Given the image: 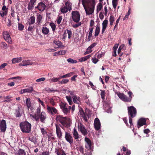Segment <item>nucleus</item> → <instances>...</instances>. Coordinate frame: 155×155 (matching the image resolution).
I'll use <instances>...</instances> for the list:
<instances>
[{"label":"nucleus","mask_w":155,"mask_h":155,"mask_svg":"<svg viewBox=\"0 0 155 155\" xmlns=\"http://www.w3.org/2000/svg\"><path fill=\"white\" fill-rule=\"evenodd\" d=\"M19 127L21 131L25 134H28L31 130V124L28 121H25L20 123Z\"/></svg>","instance_id":"nucleus-1"},{"label":"nucleus","mask_w":155,"mask_h":155,"mask_svg":"<svg viewBox=\"0 0 155 155\" xmlns=\"http://www.w3.org/2000/svg\"><path fill=\"white\" fill-rule=\"evenodd\" d=\"M55 120L58 122L61 123L62 126H66L67 125L68 121L69 120V119L68 117H63L61 115H59L57 116Z\"/></svg>","instance_id":"nucleus-2"},{"label":"nucleus","mask_w":155,"mask_h":155,"mask_svg":"<svg viewBox=\"0 0 155 155\" xmlns=\"http://www.w3.org/2000/svg\"><path fill=\"white\" fill-rule=\"evenodd\" d=\"M127 110L129 117H134L137 114V111L136 108L133 106H128Z\"/></svg>","instance_id":"nucleus-3"},{"label":"nucleus","mask_w":155,"mask_h":155,"mask_svg":"<svg viewBox=\"0 0 155 155\" xmlns=\"http://www.w3.org/2000/svg\"><path fill=\"white\" fill-rule=\"evenodd\" d=\"M47 112L48 114L54 115V114H58V111L56 108L53 106H51L48 105V104L46 105Z\"/></svg>","instance_id":"nucleus-4"},{"label":"nucleus","mask_w":155,"mask_h":155,"mask_svg":"<svg viewBox=\"0 0 155 155\" xmlns=\"http://www.w3.org/2000/svg\"><path fill=\"white\" fill-rule=\"evenodd\" d=\"M91 7H88L87 8V7H85L84 9L85 10L86 13L87 15H90L93 13L95 5V2H92L91 4Z\"/></svg>","instance_id":"nucleus-5"},{"label":"nucleus","mask_w":155,"mask_h":155,"mask_svg":"<svg viewBox=\"0 0 155 155\" xmlns=\"http://www.w3.org/2000/svg\"><path fill=\"white\" fill-rule=\"evenodd\" d=\"M72 18L74 21L78 22L80 19V15L79 12L75 11L72 12Z\"/></svg>","instance_id":"nucleus-6"},{"label":"nucleus","mask_w":155,"mask_h":155,"mask_svg":"<svg viewBox=\"0 0 155 155\" xmlns=\"http://www.w3.org/2000/svg\"><path fill=\"white\" fill-rule=\"evenodd\" d=\"M117 95L118 97L122 100V101L125 102H130V98H129L128 97L125 95V94L122 93H118Z\"/></svg>","instance_id":"nucleus-7"},{"label":"nucleus","mask_w":155,"mask_h":155,"mask_svg":"<svg viewBox=\"0 0 155 155\" xmlns=\"http://www.w3.org/2000/svg\"><path fill=\"white\" fill-rule=\"evenodd\" d=\"M79 110L81 116L83 117L84 120L86 122H87L88 120L87 117H88L89 118V115L88 114H85L83 109L82 107H79Z\"/></svg>","instance_id":"nucleus-8"},{"label":"nucleus","mask_w":155,"mask_h":155,"mask_svg":"<svg viewBox=\"0 0 155 155\" xmlns=\"http://www.w3.org/2000/svg\"><path fill=\"white\" fill-rule=\"evenodd\" d=\"M41 108L40 107H38L37 108L36 112L34 114H31L30 116L35 119V120L36 121H38V119L39 118V116L41 114Z\"/></svg>","instance_id":"nucleus-9"},{"label":"nucleus","mask_w":155,"mask_h":155,"mask_svg":"<svg viewBox=\"0 0 155 155\" xmlns=\"http://www.w3.org/2000/svg\"><path fill=\"white\" fill-rule=\"evenodd\" d=\"M65 137L66 140L69 143L71 144L73 143L74 141V139L72 135L70 133L65 132Z\"/></svg>","instance_id":"nucleus-10"},{"label":"nucleus","mask_w":155,"mask_h":155,"mask_svg":"<svg viewBox=\"0 0 155 155\" xmlns=\"http://www.w3.org/2000/svg\"><path fill=\"white\" fill-rule=\"evenodd\" d=\"M3 36L4 39L9 43L12 41L11 38L8 32L4 31L3 32Z\"/></svg>","instance_id":"nucleus-11"},{"label":"nucleus","mask_w":155,"mask_h":155,"mask_svg":"<svg viewBox=\"0 0 155 155\" xmlns=\"http://www.w3.org/2000/svg\"><path fill=\"white\" fill-rule=\"evenodd\" d=\"M94 126L96 130L98 131L101 127V123L98 118H96L94 121Z\"/></svg>","instance_id":"nucleus-12"},{"label":"nucleus","mask_w":155,"mask_h":155,"mask_svg":"<svg viewBox=\"0 0 155 155\" xmlns=\"http://www.w3.org/2000/svg\"><path fill=\"white\" fill-rule=\"evenodd\" d=\"M0 127L1 132H5L7 127L6 121L4 119H3L1 121Z\"/></svg>","instance_id":"nucleus-13"},{"label":"nucleus","mask_w":155,"mask_h":155,"mask_svg":"<svg viewBox=\"0 0 155 155\" xmlns=\"http://www.w3.org/2000/svg\"><path fill=\"white\" fill-rule=\"evenodd\" d=\"M46 5L43 2H40L38 4L37 6L35 7V9H38V10L43 12L45 9Z\"/></svg>","instance_id":"nucleus-14"},{"label":"nucleus","mask_w":155,"mask_h":155,"mask_svg":"<svg viewBox=\"0 0 155 155\" xmlns=\"http://www.w3.org/2000/svg\"><path fill=\"white\" fill-rule=\"evenodd\" d=\"M146 119L144 118H140L138 120L137 122L138 127L139 128L140 126L146 125Z\"/></svg>","instance_id":"nucleus-15"},{"label":"nucleus","mask_w":155,"mask_h":155,"mask_svg":"<svg viewBox=\"0 0 155 155\" xmlns=\"http://www.w3.org/2000/svg\"><path fill=\"white\" fill-rule=\"evenodd\" d=\"M72 98L74 103L78 104H81V99L79 96H77L74 94H72Z\"/></svg>","instance_id":"nucleus-16"},{"label":"nucleus","mask_w":155,"mask_h":155,"mask_svg":"<svg viewBox=\"0 0 155 155\" xmlns=\"http://www.w3.org/2000/svg\"><path fill=\"white\" fill-rule=\"evenodd\" d=\"M39 118L38 119L39 121V119L41 122L42 123H45V120L46 118V115L45 112H42L39 116Z\"/></svg>","instance_id":"nucleus-17"},{"label":"nucleus","mask_w":155,"mask_h":155,"mask_svg":"<svg viewBox=\"0 0 155 155\" xmlns=\"http://www.w3.org/2000/svg\"><path fill=\"white\" fill-rule=\"evenodd\" d=\"M56 129L57 137L60 139L62 135V132L60 127L58 124H56Z\"/></svg>","instance_id":"nucleus-18"},{"label":"nucleus","mask_w":155,"mask_h":155,"mask_svg":"<svg viewBox=\"0 0 155 155\" xmlns=\"http://www.w3.org/2000/svg\"><path fill=\"white\" fill-rule=\"evenodd\" d=\"M36 0H30L28 6V9L30 10L33 9L35 5V3L36 2Z\"/></svg>","instance_id":"nucleus-19"},{"label":"nucleus","mask_w":155,"mask_h":155,"mask_svg":"<svg viewBox=\"0 0 155 155\" xmlns=\"http://www.w3.org/2000/svg\"><path fill=\"white\" fill-rule=\"evenodd\" d=\"M85 140L87 143V144L85 145L86 148L87 149H91V141L87 137H85Z\"/></svg>","instance_id":"nucleus-20"},{"label":"nucleus","mask_w":155,"mask_h":155,"mask_svg":"<svg viewBox=\"0 0 155 155\" xmlns=\"http://www.w3.org/2000/svg\"><path fill=\"white\" fill-rule=\"evenodd\" d=\"M32 63L29 60H24L21 63H19L20 66H25L27 65H31Z\"/></svg>","instance_id":"nucleus-21"},{"label":"nucleus","mask_w":155,"mask_h":155,"mask_svg":"<svg viewBox=\"0 0 155 155\" xmlns=\"http://www.w3.org/2000/svg\"><path fill=\"white\" fill-rule=\"evenodd\" d=\"M53 43L56 45H58V47L56 48H64L65 46L63 45V44L62 43H61V41H59V40H54L53 41Z\"/></svg>","instance_id":"nucleus-22"},{"label":"nucleus","mask_w":155,"mask_h":155,"mask_svg":"<svg viewBox=\"0 0 155 155\" xmlns=\"http://www.w3.org/2000/svg\"><path fill=\"white\" fill-rule=\"evenodd\" d=\"M95 2L94 0H81V2L84 8H86L85 4H90L91 3L93 2Z\"/></svg>","instance_id":"nucleus-23"},{"label":"nucleus","mask_w":155,"mask_h":155,"mask_svg":"<svg viewBox=\"0 0 155 155\" xmlns=\"http://www.w3.org/2000/svg\"><path fill=\"white\" fill-rule=\"evenodd\" d=\"M79 129L81 133H82L84 135H86L87 134V131L85 129L84 126L81 124L80 126Z\"/></svg>","instance_id":"nucleus-24"},{"label":"nucleus","mask_w":155,"mask_h":155,"mask_svg":"<svg viewBox=\"0 0 155 155\" xmlns=\"http://www.w3.org/2000/svg\"><path fill=\"white\" fill-rule=\"evenodd\" d=\"M66 50H60V51H56L54 53L53 55L54 56H57V55H64L66 54Z\"/></svg>","instance_id":"nucleus-25"},{"label":"nucleus","mask_w":155,"mask_h":155,"mask_svg":"<svg viewBox=\"0 0 155 155\" xmlns=\"http://www.w3.org/2000/svg\"><path fill=\"white\" fill-rule=\"evenodd\" d=\"M26 104L28 107V109L31 110L32 107L31 104V100L29 98H27L26 101Z\"/></svg>","instance_id":"nucleus-26"},{"label":"nucleus","mask_w":155,"mask_h":155,"mask_svg":"<svg viewBox=\"0 0 155 155\" xmlns=\"http://www.w3.org/2000/svg\"><path fill=\"white\" fill-rule=\"evenodd\" d=\"M15 115L16 117H20L22 115V114L21 112V109L18 107V109H15Z\"/></svg>","instance_id":"nucleus-27"},{"label":"nucleus","mask_w":155,"mask_h":155,"mask_svg":"<svg viewBox=\"0 0 155 155\" xmlns=\"http://www.w3.org/2000/svg\"><path fill=\"white\" fill-rule=\"evenodd\" d=\"M101 96L103 100L102 101L103 102V106H104V104L106 103L105 101H104L105 95L106 93V91H105L101 90Z\"/></svg>","instance_id":"nucleus-28"},{"label":"nucleus","mask_w":155,"mask_h":155,"mask_svg":"<svg viewBox=\"0 0 155 155\" xmlns=\"http://www.w3.org/2000/svg\"><path fill=\"white\" fill-rule=\"evenodd\" d=\"M71 107V106H66L65 108L62 111L65 114H67L68 113L70 112Z\"/></svg>","instance_id":"nucleus-29"},{"label":"nucleus","mask_w":155,"mask_h":155,"mask_svg":"<svg viewBox=\"0 0 155 155\" xmlns=\"http://www.w3.org/2000/svg\"><path fill=\"white\" fill-rule=\"evenodd\" d=\"M42 33L44 35H48L49 32V30L46 27H43L41 29Z\"/></svg>","instance_id":"nucleus-30"},{"label":"nucleus","mask_w":155,"mask_h":155,"mask_svg":"<svg viewBox=\"0 0 155 155\" xmlns=\"http://www.w3.org/2000/svg\"><path fill=\"white\" fill-rule=\"evenodd\" d=\"M23 58L21 57H20L19 58H13L12 60V63H19L20 61H21Z\"/></svg>","instance_id":"nucleus-31"},{"label":"nucleus","mask_w":155,"mask_h":155,"mask_svg":"<svg viewBox=\"0 0 155 155\" xmlns=\"http://www.w3.org/2000/svg\"><path fill=\"white\" fill-rule=\"evenodd\" d=\"M42 18V17L41 15H39V14L37 15L36 23L37 24V25H40V24Z\"/></svg>","instance_id":"nucleus-32"},{"label":"nucleus","mask_w":155,"mask_h":155,"mask_svg":"<svg viewBox=\"0 0 155 155\" xmlns=\"http://www.w3.org/2000/svg\"><path fill=\"white\" fill-rule=\"evenodd\" d=\"M91 56V54H89L84 57H82L81 58H80L79 59V61L80 62L85 61L86 60H87V59H88L90 58Z\"/></svg>","instance_id":"nucleus-33"},{"label":"nucleus","mask_w":155,"mask_h":155,"mask_svg":"<svg viewBox=\"0 0 155 155\" xmlns=\"http://www.w3.org/2000/svg\"><path fill=\"white\" fill-rule=\"evenodd\" d=\"M73 135L74 139H76L77 140L79 138L78 132L75 129H74L73 131Z\"/></svg>","instance_id":"nucleus-34"},{"label":"nucleus","mask_w":155,"mask_h":155,"mask_svg":"<svg viewBox=\"0 0 155 155\" xmlns=\"http://www.w3.org/2000/svg\"><path fill=\"white\" fill-rule=\"evenodd\" d=\"M65 5L66 7H67V9L69 11H71L72 9L71 4V2L68 1L65 2Z\"/></svg>","instance_id":"nucleus-35"},{"label":"nucleus","mask_w":155,"mask_h":155,"mask_svg":"<svg viewBox=\"0 0 155 155\" xmlns=\"http://www.w3.org/2000/svg\"><path fill=\"white\" fill-rule=\"evenodd\" d=\"M35 17L34 15H32L31 16L28 21V23L30 24H32L34 25V23L35 22Z\"/></svg>","instance_id":"nucleus-36"},{"label":"nucleus","mask_w":155,"mask_h":155,"mask_svg":"<svg viewBox=\"0 0 155 155\" xmlns=\"http://www.w3.org/2000/svg\"><path fill=\"white\" fill-rule=\"evenodd\" d=\"M103 5L101 2H99L97 7V12H98L101 11L103 8Z\"/></svg>","instance_id":"nucleus-37"},{"label":"nucleus","mask_w":155,"mask_h":155,"mask_svg":"<svg viewBox=\"0 0 155 155\" xmlns=\"http://www.w3.org/2000/svg\"><path fill=\"white\" fill-rule=\"evenodd\" d=\"M60 107L63 111L66 106H68V105L66 103L61 102L60 104Z\"/></svg>","instance_id":"nucleus-38"},{"label":"nucleus","mask_w":155,"mask_h":155,"mask_svg":"<svg viewBox=\"0 0 155 155\" xmlns=\"http://www.w3.org/2000/svg\"><path fill=\"white\" fill-rule=\"evenodd\" d=\"M74 73L73 72L67 73V74L61 76V78H69V77L71 76Z\"/></svg>","instance_id":"nucleus-39"},{"label":"nucleus","mask_w":155,"mask_h":155,"mask_svg":"<svg viewBox=\"0 0 155 155\" xmlns=\"http://www.w3.org/2000/svg\"><path fill=\"white\" fill-rule=\"evenodd\" d=\"M25 93H31L34 91L33 87H29L24 89Z\"/></svg>","instance_id":"nucleus-40"},{"label":"nucleus","mask_w":155,"mask_h":155,"mask_svg":"<svg viewBox=\"0 0 155 155\" xmlns=\"http://www.w3.org/2000/svg\"><path fill=\"white\" fill-rule=\"evenodd\" d=\"M26 154L25 150L21 149H19L17 153V155H25Z\"/></svg>","instance_id":"nucleus-41"},{"label":"nucleus","mask_w":155,"mask_h":155,"mask_svg":"<svg viewBox=\"0 0 155 155\" xmlns=\"http://www.w3.org/2000/svg\"><path fill=\"white\" fill-rule=\"evenodd\" d=\"M69 81L68 79H63L61 81H59L58 82V84H67Z\"/></svg>","instance_id":"nucleus-42"},{"label":"nucleus","mask_w":155,"mask_h":155,"mask_svg":"<svg viewBox=\"0 0 155 155\" xmlns=\"http://www.w3.org/2000/svg\"><path fill=\"white\" fill-rule=\"evenodd\" d=\"M100 31V27L98 26H97L96 27V29L95 30V33L94 35V36L95 37L99 35V33Z\"/></svg>","instance_id":"nucleus-43"},{"label":"nucleus","mask_w":155,"mask_h":155,"mask_svg":"<svg viewBox=\"0 0 155 155\" xmlns=\"http://www.w3.org/2000/svg\"><path fill=\"white\" fill-rule=\"evenodd\" d=\"M61 76L59 77L58 78H53L50 79L52 82H56L59 81V80L61 79Z\"/></svg>","instance_id":"nucleus-44"},{"label":"nucleus","mask_w":155,"mask_h":155,"mask_svg":"<svg viewBox=\"0 0 155 155\" xmlns=\"http://www.w3.org/2000/svg\"><path fill=\"white\" fill-rule=\"evenodd\" d=\"M94 27H93L92 28H91L90 29V31L89 32V35H88V40L89 41H90V38L91 37L92 35V31L94 29Z\"/></svg>","instance_id":"nucleus-45"},{"label":"nucleus","mask_w":155,"mask_h":155,"mask_svg":"<svg viewBox=\"0 0 155 155\" xmlns=\"http://www.w3.org/2000/svg\"><path fill=\"white\" fill-rule=\"evenodd\" d=\"M61 12L62 13H66L68 12V9H67V7L65 5L64 7H61L60 8Z\"/></svg>","instance_id":"nucleus-46"},{"label":"nucleus","mask_w":155,"mask_h":155,"mask_svg":"<svg viewBox=\"0 0 155 155\" xmlns=\"http://www.w3.org/2000/svg\"><path fill=\"white\" fill-rule=\"evenodd\" d=\"M56 152L58 155H66L64 152V151L63 150L58 151V150L56 151Z\"/></svg>","instance_id":"nucleus-47"},{"label":"nucleus","mask_w":155,"mask_h":155,"mask_svg":"<svg viewBox=\"0 0 155 155\" xmlns=\"http://www.w3.org/2000/svg\"><path fill=\"white\" fill-rule=\"evenodd\" d=\"M114 21V17L113 15H110V17L109 21L110 22V25H112Z\"/></svg>","instance_id":"nucleus-48"},{"label":"nucleus","mask_w":155,"mask_h":155,"mask_svg":"<svg viewBox=\"0 0 155 155\" xmlns=\"http://www.w3.org/2000/svg\"><path fill=\"white\" fill-rule=\"evenodd\" d=\"M66 97L69 102V104L71 105L72 103V100L71 96H66Z\"/></svg>","instance_id":"nucleus-49"},{"label":"nucleus","mask_w":155,"mask_h":155,"mask_svg":"<svg viewBox=\"0 0 155 155\" xmlns=\"http://www.w3.org/2000/svg\"><path fill=\"white\" fill-rule=\"evenodd\" d=\"M29 26L28 28V31H31L35 28V25H34L31 24L29 23H28Z\"/></svg>","instance_id":"nucleus-50"},{"label":"nucleus","mask_w":155,"mask_h":155,"mask_svg":"<svg viewBox=\"0 0 155 155\" xmlns=\"http://www.w3.org/2000/svg\"><path fill=\"white\" fill-rule=\"evenodd\" d=\"M118 0H112L113 6L114 8H116L118 4Z\"/></svg>","instance_id":"nucleus-51"},{"label":"nucleus","mask_w":155,"mask_h":155,"mask_svg":"<svg viewBox=\"0 0 155 155\" xmlns=\"http://www.w3.org/2000/svg\"><path fill=\"white\" fill-rule=\"evenodd\" d=\"M49 25L51 27L52 31H54L56 29V25L54 23H50Z\"/></svg>","instance_id":"nucleus-52"},{"label":"nucleus","mask_w":155,"mask_h":155,"mask_svg":"<svg viewBox=\"0 0 155 155\" xmlns=\"http://www.w3.org/2000/svg\"><path fill=\"white\" fill-rule=\"evenodd\" d=\"M67 61L69 63H77L78 62L77 60H74L71 58H68V59L67 60Z\"/></svg>","instance_id":"nucleus-53"},{"label":"nucleus","mask_w":155,"mask_h":155,"mask_svg":"<svg viewBox=\"0 0 155 155\" xmlns=\"http://www.w3.org/2000/svg\"><path fill=\"white\" fill-rule=\"evenodd\" d=\"M108 23V21L107 20L105 19L104 21L102 23V26L106 28L107 27V24Z\"/></svg>","instance_id":"nucleus-54"},{"label":"nucleus","mask_w":155,"mask_h":155,"mask_svg":"<svg viewBox=\"0 0 155 155\" xmlns=\"http://www.w3.org/2000/svg\"><path fill=\"white\" fill-rule=\"evenodd\" d=\"M67 33L68 34V38H71L72 36V33L71 29H70L69 30H67Z\"/></svg>","instance_id":"nucleus-55"},{"label":"nucleus","mask_w":155,"mask_h":155,"mask_svg":"<svg viewBox=\"0 0 155 155\" xmlns=\"http://www.w3.org/2000/svg\"><path fill=\"white\" fill-rule=\"evenodd\" d=\"M78 150H79L81 153H84V148L82 146H79L78 147Z\"/></svg>","instance_id":"nucleus-56"},{"label":"nucleus","mask_w":155,"mask_h":155,"mask_svg":"<svg viewBox=\"0 0 155 155\" xmlns=\"http://www.w3.org/2000/svg\"><path fill=\"white\" fill-rule=\"evenodd\" d=\"M49 101H50V104H51L52 106H54L55 105H56L54 100L52 98H50V99H49Z\"/></svg>","instance_id":"nucleus-57"},{"label":"nucleus","mask_w":155,"mask_h":155,"mask_svg":"<svg viewBox=\"0 0 155 155\" xmlns=\"http://www.w3.org/2000/svg\"><path fill=\"white\" fill-rule=\"evenodd\" d=\"M124 46L125 45L124 44L120 45V46L119 49L118 50L117 52L118 54H119L120 53L121 50L122 49L124 48Z\"/></svg>","instance_id":"nucleus-58"},{"label":"nucleus","mask_w":155,"mask_h":155,"mask_svg":"<svg viewBox=\"0 0 155 155\" xmlns=\"http://www.w3.org/2000/svg\"><path fill=\"white\" fill-rule=\"evenodd\" d=\"M40 130L41 131V133L43 136H45V134H47V132L46 131V130L44 128H40Z\"/></svg>","instance_id":"nucleus-59"},{"label":"nucleus","mask_w":155,"mask_h":155,"mask_svg":"<svg viewBox=\"0 0 155 155\" xmlns=\"http://www.w3.org/2000/svg\"><path fill=\"white\" fill-rule=\"evenodd\" d=\"M24 28V25L21 23L18 24V29L19 30H23Z\"/></svg>","instance_id":"nucleus-60"},{"label":"nucleus","mask_w":155,"mask_h":155,"mask_svg":"<svg viewBox=\"0 0 155 155\" xmlns=\"http://www.w3.org/2000/svg\"><path fill=\"white\" fill-rule=\"evenodd\" d=\"M104 54V53L103 52H101L100 53L99 52H98L97 55V58L99 59L101 58V57H103Z\"/></svg>","instance_id":"nucleus-61"},{"label":"nucleus","mask_w":155,"mask_h":155,"mask_svg":"<svg viewBox=\"0 0 155 155\" xmlns=\"http://www.w3.org/2000/svg\"><path fill=\"white\" fill-rule=\"evenodd\" d=\"M0 14L2 17H3L4 16L6 15L7 14V11L4 12V11L2 10V11H1L0 12Z\"/></svg>","instance_id":"nucleus-62"},{"label":"nucleus","mask_w":155,"mask_h":155,"mask_svg":"<svg viewBox=\"0 0 155 155\" xmlns=\"http://www.w3.org/2000/svg\"><path fill=\"white\" fill-rule=\"evenodd\" d=\"M92 61L93 63L96 64L99 61V60L95 58V57H94V58H92Z\"/></svg>","instance_id":"nucleus-63"},{"label":"nucleus","mask_w":155,"mask_h":155,"mask_svg":"<svg viewBox=\"0 0 155 155\" xmlns=\"http://www.w3.org/2000/svg\"><path fill=\"white\" fill-rule=\"evenodd\" d=\"M62 19V16H59L58 17L57 19V24L59 25L61 23V21Z\"/></svg>","instance_id":"nucleus-64"}]
</instances>
